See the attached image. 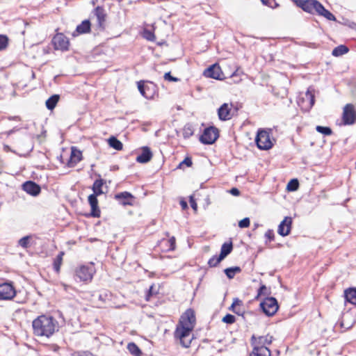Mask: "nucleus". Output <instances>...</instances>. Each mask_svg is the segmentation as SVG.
I'll use <instances>...</instances> for the list:
<instances>
[{
    "label": "nucleus",
    "instance_id": "obj_1",
    "mask_svg": "<svg viewBox=\"0 0 356 356\" xmlns=\"http://www.w3.org/2000/svg\"><path fill=\"white\" fill-rule=\"evenodd\" d=\"M32 326L35 335L47 338L52 336L59 329L57 320L53 316L46 314L40 315L34 319Z\"/></svg>",
    "mask_w": 356,
    "mask_h": 356
},
{
    "label": "nucleus",
    "instance_id": "obj_2",
    "mask_svg": "<svg viewBox=\"0 0 356 356\" xmlns=\"http://www.w3.org/2000/svg\"><path fill=\"white\" fill-rule=\"evenodd\" d=\"M193 329L186 326H183L177 324L175 331V337L179 339L180 343L184 348H188L191 343L192 338H190V334Z\"/></svg>",
    "mask_w": 356,
    "mask_h": 356
},
{
    "label": "nucleus",
    "instance_id": "obj_3",
    "mask_svg": "<svg viewBox=\"0 0 356 356\" xmlns=\"http://www.w3.org/2000/svg\"><path fill=\"white\" fill-rule=\"evenodd\" d=\"M95 273V268L93 264L90 265H83L76 268L75 271V277L81 282H91L93 275Z\"/></svg>",
    "mask_w": 356,
    "mask_h": 356
},
{
    "label": "nucleus",
    "instance_id": "obj_4",
    "mask_svg": "<svg viewBox=\"0 0 356 356\" xmlns=\"http://www.w3.org/2000/svg\"><path fill=\"white\" fill-rule=\"evenodd\" d=\"M260 308L268 316H273L277 311L279 306L275 298H266L260 303Z\"/></svg>",
    "mask_w": 356,
    "mask_h": 356
},
{
    "label": "nucleus",
    "instance_id": "obj_5",
    "mask_svg": "<svg viewBox=\"0 0 356 356\" xmlns=\"http://www.w3.org/2000/svg\"><path fill=\"white\" fill-rule=\"evenodd\" d=\"M255 143L260 149H269L273 146L269 133L264 130H259L255 138Z\"/></svg>",
    "mask_w": 356,
    "mask_h": 356
},
{
    "label": "nucleus",
    "instance_id": "obj_6",
    "mask_svg": "<svg viewBox=\"0 0 356 356\" xmlns=\"http://www.w3.org/2000/svg\"><path fill=\"white\" fill-rule=\"evenodd\" d=\"M219 136L218 130L214 127L206 128L200 136V140L205 145H211L216 142Z\"/></svg>",
    "mask_w": 356,
    "mask_h": 356
},
{
    "label": "nucleus",
    "instance_id": "obj_7",
    "mask_svg": "<svg viewBox=\"0 0 356 356\" xmlns=\"http://www.w3.org/2000/svg\"><path fill=\"white\" fill-rule=\"evenodd\" d=\"M16 291L11 282H0V300H11Z\"/></svg>",
    "mask_w": 356,
    "mask_h": 356
},
{
    "label": "nucleus",
    "instance_id": "obj_8",
    "mask_svg": "<svg viewBox=\"0 0 356 356\" xmlns=\"http://www.w3.org/2000/svg\"><path fill=\"white\" fill-rule=\"evenodd\" d=\"M137 84L139 92L146 99L154 97L156 92V86L153 83L149 82L147 84H145L144 81H140Z\"/></svg>",
    "mask_w": 356,
    "mask_h": 356
},
{
    "label": "nucleus",
    "instance_id": "obj_9",
    "mask_svg": "<svg viewBox=\"0 0 356 356\" xmlns=\"http://www.w3.org/2000/svg\"><path fill=\"white\" fill-rule=\"evenodd\" d=\"M196 318L195 312L192 309H188L181 316L179 325L194 328Z\"/></svg>",
    "mask_w": 356,
    "mask_h": 356
},
{
    "label": "nucleus",
    "instance_id": "obj_10",
    "mask_svg": "<svg viewBox=\"0 0 356 356\" xmlns=\"http://www.w3.org/2000/svg\"><path fill=\"white\" fill-rule=\"evenodd\" d=\"M356 121V113L354 106L351 104H348L343 108V122L345 125H350Z\"/></svg>",
    "mask_w": 356,
    "mask_h": 356
},
{
    "label": "nucleus",
    "instance_id": "obj_11",
    "mask_svg": "<svg viewBox=\"0 0 356 356\" xmlns=\"http://www.w3.org/2000/svg\"><path fill=\"white\" fill-rule=\"evenodd\" d=\"M203 74L206 77L212 78L214 79L221 80L224 78L221 68L218 64H213L207 68Z\"/></svg>",
    "mask_w": 356,
    "mask_h": 356
},
{
    "label": "nucleus",
    "instance_id": "obj_12",
    "mask_svg": "<svg viewBox=\"0 0 356 356\" xmlns=\"http://www.w3.org/2000/svg\"><path fill=\"white\" fill-rule=\"evenodd\" d=\"M52 42L56 49L65 51L68 49L69 41L62 33L56 35L53 38Z\"/></svg>",
    "mask_w": 356,
    "mask_h": 356
},
{
    "label": "nucleus",
    "instance_id": "obj_13",
    "mask_svg": "<svg viewBox=\"0 0 356 356\" xmlns=\"http://www.w3.org/2000/svg\"><path fill=\"white\" fill-rule=\"evenodd\" d=\"M22 189L32 196H37L41 192L40 186L32 181H27L22 184Z\"/></svg>",
    "mask_w": 356,
    "mask_h": 356
},
{
    "label": "nucleus",
    "instance_id": "obj_14",
    "mask_svg": "<svg viewBox=\"0 0 356 356\" xmlns=\"http://www.w3.org/2000/svg\"><path fill=\"white\" fill-rule=\"evenodd\" d=\"M292 225V218L285 217L278 226L277 232L282 236H288L291 232Z\"/></svg>",
    "mask_w": 356,
    "mask_h": 356
},
{
    "label": "nucleus",
    "instance_id": "obj_15",
    "mask_svg": "<svg viewBox=\"0 0 356 356\" xmlns=\"http://www.w3.org/2000/svg\"><path fill=\"white\" fill-rule=\"evenodd\" d=\"M273 339V337L266 335V336H261L259 337H255L253 335L251 338V342L253 347H266V345H269L271 343Z\"/></svg>",
    "mask_w": 356,
    "mask_h": 356
},
{
    "label": "nucleus",
    "instance_id": "obj_16",
    "mask_svg": "<svg viewBox=\"0 0 356 356\" xmlns=\"http://www.w3.org/2000/svg\"><path fill=\"white\" fill-rule=\"evenodd\" d=\"M141 152L137 156L136 160L140 163H147L152 158L153 154L150 148L147 146H143L140 148Z\"/></svg>",
    "mask_w": 356,
    "mask_h": 356
},
{
    "label": "nucleus",
    "instance_id": "obj_17",
    "mask_svg": "<svg viewBox=\"0 0 356 356\" xmlns=\"http://www.w3.org/2000/svg\"><path fill=\"white\" fill-rule=\"evenodd\" d=\"M97 195L91 194L88 196V203L91 207L90 216L94 218L100 217V209L98 206V200L97 198Z\"/></svg>",
    "mask_w": 356,
    "mask_h": 356
},
{
    "label": "nucleus",
    "instance_id": "obj_18",
    "mask_svg": "<svg viewBox=\"0 0 356 356\" xmlns=\"http://www.w3.org/2000/svg\"><path fill=\"white\" fill-rule=\"evenodd\" d=\"M115 199L118 200L119 202L124 206L132 205L134 197L131 193L124 191L115 194Z\"/></svg>",
    "mask_w": 356,
    "mask_h": 356
},
{
    "label": "nucleus",
    "instance_id": "obj_19",
    "mask_svg": "<svg viewBox=\"0 0 356 356\" xmlns=\"http://www.w3.org/2000/svg\"><path fill=\"white\" fill-rule=\"evenodd\" d=\"M93 13L97 17L98 26L100 28L104 29L106 17V13L104 8L102 6H97L94 9Z\"/></svg>",
    "mask_w": 356,
    "mask_h": 356
},
{
    "label": "nucleus",
    "instance_id": "obj_20",
    "mask_svg": "<svg viewBox=\"0 0 356 356\" xmlns=\"http://www.w3.org/2000/svg\"><path fill=\"white\" fill-rule=\"evenodd\" d=\"M90 30L91 24L90 20L85 19L76 26V29L72 35L73 36H76L79 34L88 33L90 32Z\"/></svg>",
    "mask_w": 356,
    "mask_h": 356
},
{
    "label": "nucleus",
    "instance_id": "obj_21",
    "mask_svg": "<svg viewBox=\"0 0 356 356\" xmlns=\"http://www.w3.org/2000/svg\"><path fill=\"white\" fill-rule=\"evenodd\" d=\"M231 108L229 107L228 104L224 103L218 109V118L222 121H226L231 119L232 116L230 114Z\"/></svg>",
    "mask_w": 356,
    "mask_h": 356
},
{
    "label": "nucleus",
    "instance_id": "obj_22",
    "mask_svg": "<svg viewBox=\"0 0 356 356\" xmlns=\"http://www.w3.org/2000/svg\"><path fill=\"white\" fill-rule=\"evenodd\" d=\"M344 297L347 302L356 305V288H349L344 291Z\"/></svg>",
    "mask_w": 356,
    "mask_h": 356
},
{
    "label": "nucleus",
    "instance_id": "obj_23",
    "mask_svg": "<svg viewBox=\"0 0 356 356\" xmlns=\"http://www.w3.org/2000/svg\"><path fill=\"white\" fill-rule=\"evenodd\" d=\"M232 250L233 245L232 242L223 243L221 246L219 260H223L228 254L232 252Z\"/></svg>",
    "mask_w": 356,
    "mask_h": 356
},
{
    "label": "nucleus",
    "instance_id": "obj_24",
    "mask_svg": "<svg viewBox=\"0 0 356 356\" xmlns=\"http://www.w3.org/2000/svg\"><path fill=\"white\" fill-rule=\"evenodd\" d=\"M250 356H271V353L267 347H253Z\"/></svg>",
    "mask_w": 356,
    "mask_h": 356
},
{
    "label": "nucleus",
    "instance_id": "obj_25",
    "mask_svg": "<svg viewBox=\"0 0 356 356\" xmlns=\"http://www.w3.org/2000/svg\"><path fill=\"white\" fill-rule=\"evenodd\" d=\"M81 159H82L81 152L76 149L74 147H72L70 163H72L73 165H75L77 163H79V161H81Z\"/></svg>",
    "mask_w": 356,
    "mask_h": 356
},
{
    "label": "nucleus",
    "instance_id": "obj_26",
    "mask_svg": "<svg viewBox=\"0 0 356 356\" xmlns=\"http://www.w3.org/2000/svg\"><path fill=\"white\" fill-rule=\"evenodd\" d=\"M104 184V180L102 179H97L95 181L92 185V191H93V195H95L97 196L100 195L104 193L102 191V186Z\"/></svg>",
    "mask_w": 356,
    "mask_h": 356
},
{
    "label": "nucleus",
    "instance_id": "obj_27",
    "mask_svg": "<svg viewBox=\"0 0 356 356\" xmlns=\"http://www.w3.org/2000/svg\"><path fill=\"white\" fill-rule=\"evenodd\" d=\"M349 49L348 47L343 44H341L335 47L332 52V56L335 57L341 56L346 53H348Z\"/></svg>",
    "mask_w": 356,
    "mask_h": 356
},
{
    "label": "nucleus",
    "instance_id": "obj_28",
    "mask_svg": "<svg viewBox=\"0 0 356 356\" xmlns=\"http://www.w3.org/2000/svg\"><path fill=\"white\" fill-rule=\"evenodd\" d=\"M241 268L239 266H234L225 268L224 273L229 279H233L236 274L240 273Z\"/></svg>",
    "mask_w": 356,
    "mask_h": 356
},
{
    "label": "nucleus",
    "instance_id": "obj_29",
    "mask_svg": "<svg viewBox=\"0 0 356 356\" xmlns=\"http://www.w3.org/2000/svg\"><path fill=\"white\" fill-rule=\"evenodd\" d=\"M59 95H51L47 101H46V106L49 110H53L58 100H59Z\"/></svg>",
    "mask_w": 356,
    "mask_h": 356
},
{
    "label": "nucleus",
    "instance_id": "obj_30",
    "mask_svg": "<svg viewBox=\"0 0 356 356\" xmlns=\"http://www.w3.org/2000/svg\"><path fill=\"white\" fill-rule=\"evenodd\" d=\"M108 143L111 147L116 150H122L123 148L122 143L115 136L110 137Z\"/></svg>",
    "mask_w": 356,
    "mask_h": 356
},
{
    "label": "nucleus",
    "instance_id": "obj_31",
    "mask_svg": "<svg viewBox=\"0 0 356 356\" xmlns=\"http://www.w3.org/2000/svg\"><path fill=\"white\" fill-rule=\"evenodd\" d=\"M127 349L129 353L134 356H141L142 352L138 346L134 342L129 343Z\"/></svg>",
    "mask_w": 356,
    "mask_h": 356
},
{
    "label": "nucleus",
    "instance_id": "obj_32",
    "mask_svg": "<svg viewBox=\"0 0 356 356\" xmlns=\"http://www.w3.org/2000/svg\"><path fill=\"white\" fill-rule=\"evenodd\" d=\"M31 238H32L31 235H27V236L22 237V238H20L18 241V242H17L18 245L22 247L24 249H26V248H29L31 246L30 241H31Z\"/></svg>",
    "mask_w": 356,
    "mask_h": 356
},
{
    "label": "nucleus",
    "instance_id": "obj_33",
    "mask_svg": "<svg viewBox=\"0 0 356 356\" xmlns=\"http://www.w3.org/2000/svg\"><path fill=\"white\" fill-rule=\"evenodd\" d=\"M63 255H64V252H60L54 260V263H53L54 269L57 273H58L60 271V266H61L62 261H63Z\"/></svg>",
    "mask_w": 356,
    "mask_h": 356
},
{
    "label": "nucleus",
    "instance_id": "obj_34",
    "mask_svg": "<svg viewBox=\"0 0 356 356\" xmlns=\"http://www.w3.org/2000/svg\"><path fill=\"white\" fill-rule=\"evenodd\" d=\"M242 305V301L240 300L238 298H236L232 305H231L230 307V309L232 310L233 312H234L235 314H238V315H243V312L242 311L241 309L240 308H236V306H240Z\"/></svg>",
    "mask_w": 356,
    "mask_h": 356
},
{
    "label": "nucleus",
    "instance_id": "obj_35",
    "mask_svg": "<svg viewBox=\"0 0 356 356\" xmlns=\"http://www.w3.org/2000/svg\"><path fill=\"white\" fill-rule=\"evenodd\" d=\"M9 44V38L6 35L0 34V51L7 49Z\"/></svg>",
    "mask_w": 356,
    "mask_h": 356
},
{
    "label": "nucleus",
    "instance_id": "obj_36",
    "mask_svg": "<svg viewBox=\"0 0 356 356\" xmlns=\"http://www.w3.org/2000/svg\"><path fill=\"white\" fill-rule=\"evenodd\" d=\"M316 130L318 133H321L325 136H330L332 134V131L331 128H330L329 127H323V126L318 125L316 127Z\"/></svg>",
    "mask_w": 356,
    "mask_h": 356
},
{
    "label": "nucleus",
    "instance_id": "obj_37",
    "mask_svg": "<svg viewBox=\"0 0 356 356\" xmlns=\"http://www.w3.org/2000/svg\"><path fill=\"white\" fill-rule=\"evenodd\" d=\"M299 187V182L297 179H291L287 184L286 189L289 191H296Z\"/></svg>",
    "mask_w": 356,
    "mask_h": 356
},
{
    "label": "nucleus",
    "instance_id": "obj_38",
    "mask_svg": "<svg viewBox=\"0 0 356 356\" xmlns=\"http://www.w3.org/2000/svg\"><path fill=\"white\" fill-rule=\"evenodd\" d=\"M305 97L309 101V106L312 107L314 104L315 99L313 90H312L310 88H308L307 92L305 93Z\"/></svg>",
    "mask_w": 356,
    "mask_h": 356
},
{
    "label": "nucleus",
    "instance_id": "obj_39",
    "mask_svg": "<svg viewBox=\"0 0 356 356\" xmlns=\"http://www.w3.org/2000/svg\"><path fill=\"white\" fill-rule=\"evenodd\" d=\"M313 8H314V10L319 15H321V13L323 12V10L325 9V7L323 6V4L321 3H320L319 1H318L317 0L316 1H313Z\"/></svg>",
    "mask_w": 356,
    "mask_h": 356
},
{
    "label": "nucleus",
    "instance_id": "obj_40",
    "mask_svg": "<svg viewBox=\"0 0 356 356\" xmlns=\"http://www.w3.org/2000/svg\"><path fill=\"white\" fill-rule=\"evenodd\" d=\"M321 15L324 17L325 18H326L328 20L336 21L335 16L325 8L323 10Z\"/></svg>",
    "mask_w": 356,
    "mask_h": 356
},
{
    "label": "nucleus",
    "instance_id": "obj_41",
    "mask_svg": "<svg viewBox=\"0 0 356 356\" xmlns=\"http://www.w3.org/2000/svg\"><path fill=\"white\" fill-rule=\"evenodd\" d=\"M222 321L227 324H233L236 321V318L234 315L227 314L222 318Z\"/></svg>",
    "mask_w": 356,
    "mask_h": 356
},
{
    "label": "nucleus",
    "instance_id": "obj_42",
    "mask_svg": "<svg viewBox=\"0 0 356 356\" xmlns=\"http://www.w3.org/2000/svg\"><path fill=\"white\" fill-rule=\"evenodd\" d=\"M261 3L271 8H277L279 4L275 1V0H261Z\"/></svg>",
    "mask_w": 356,
    "mask_h": 356
},
{
    "label": "nucleus",
    "instance_id": "obj_43",
    "mask_svg": "<svg viewBox=\"0 0 356 356\" xmlns=\"http://www.w3.org/2000/svg\"><path fill=\"white\" fill-rule=\"evenodd\" d=\"M143 37L149 41H154L155 39L154 33L147 29H145L143 32Z\"/></svg>",
    "mask_w": 356,
    "mask_h": 356
},
{
    "label": "nucleus",
    "instance_id": "obj_44",
    "mask_svg": "<svg viewBox=\"0 0 356 356\" xmlns=\"http://www.w3.org/2000/svg\"><path fill=\"white\" fill-rule=\"evenodd\" d=\"M222 260H219V256L212 257L208 261V264L210 267H216Z\"/></svg>",
    "mask_w": 356,
    "mask_h": 356
},
{
    "label": "nucleus",
    "instance_id": "obj_45",
    "mask_svg": "<svg viewBox=\"0 0 356 356\" xmlns=\"http://www.w3.org/2000/svg\"><path fill=\"white\" fill-rule=\"evenodd\" d=\"M193 134V131L190 126H185L183 131L184 138H188Z\"/></svg>",
    "mask_w": 356,
    "mask_h": 356
},
{
    "label": "nucleus",
    "instance_id": "obj_46",
    "mask_svg": "<svg viewBox=\"0 0 356 356\" xmlns=\"http://www.w3.org/2000/svg\"><path fill=\"white\" fill-rule=\"evenodd\" d=\"M193 164L192 159L191 157H186L178 165L177 168H182L184 165H186L187 167H191Z\"/></svg>",
    "mask_w": 356,
    "mask_h": 356
},
{
    "label": "nucleus",
    "instance_id": "obj_47",
    "mask_svg": "<svg viewBox=\"0 0 356 356\" xmlns=\"http://www.w3.org/2000/svg\"><path fill=\"white\" fill-rule=\"evenodd\" d=\"M250 223L249 218H245L238 222V227L241 228H246L250 226Z\"/></svg>",
    "mask_w": 356,
    "mask_h": 356
},
{
    "label": "nucleus",
    "instance_id": "obj_48",
    "mask_svg": "<svg viewBox=\"0 0 356 356\" xmlns=\"http://www.w3.org/2000/svg\"><path fill=\"white\" fill-rule=\"evenodd\" d=\"M164 79H165V80H167V81H169L177 82V81H179V79L177 78V77L172 76L170 72L165 73Z\"/></svg>",
    "mask_w": 356,
    "mask_h": 356
},
{
    "label": "nucleus",
    "instance_id": "obj_49",
    "mask_svg": "<svg viewBox=\"0 0 356 356\" xmlns=\"http://www.w3.org/2000/svg\"><path fill=\"white\" fill-rule=\"evenodd\" d=\"M168 242L169 243V250H174L175 249V238L174 236L171 237Z\"/></svg>",
    "mask_w": 356,
    "mask_h": 356
},
{
    "label": "nucleus",
    "instance_id": "obj_50",
    "mask_svg": "<svg viewBox=\"0 0 356 356\" xmlns=\"http://www.w3.org/2000/svg\"><path fill=\"white\" fill-rule=\"evenodd\" d=\"M189 202H190L191 206L193 208V209L196 211L197 209V203H196V202H195V199H194L193 195H191L189 197Z\"/></svg>",
    "mask_w": 356,
    "mask_h": 356
},
{
    "label": "nucleus",
    "instance_id": "obj_51",
    "mask_svg": "<svg viewBox=\"0 0 356 356\" xmlns=\"http://www.w3.org/2000/svg\"><path fill=\"white\" fill-rule=\"evenodd\" d=\"M265 236L268 238L270 241H273L274 240V237H275V235H274V232L273 230L271 229H268L266 234H265Z\"/></svg>",
    "mask_w": 356,
    "mask_h": 356
},
{
    "label": "nucleus",
    "instance_id": "obj_52",
    "mask_svg": "<svg viewBox=\"0 0 356 356\" xmlns=\"http://www.w3.org/2000/svg\"><path fill=\"white\" fill-rule=\"evenodd\" d=\"M153 289H154V286H151L147 293V295H146V300H149V298L151 296H152V295L154 293H155L154 291H153Z\"/></svg>",
    "mask_w": 356,
    "mask_h": 356
},
{
    "label": "nucleus",
    "instance_id": "obj_53",
    "mask_svg": "<svg viewBox=\"0 0 356 356\" xmlns=\"http://www.w3.org/2000/svg\"><path fill=\"white\" fill-rule=\"evenodd\" d=\"M266 286L265 285H261L258 290V294H257V298L259 296L262 295L264 293V291H266Z\"/></svg>",
    "mask_w": 356,
    "mask_h": 356
},
{
    "label": "nucleus",
    "instance_id": "obj_54",
    "mask_svg": "<svg viewBox=\"0 0 356 356\" xmlns=\"http://www.w3.org/2000/svg\"><path fill=\"white\" fill-rule=\"evenodd\" d=\"M230 193L233 195H235V196H238L240 194V191L238 188H232L231 190H230Z\"/></svg>",
    "mask_w": 356,
    "mask_h": 356
},
{
    "label": "nucleus",
    "instance_id": "obj_55",
    "mask_svg": "<svg viewBox=\"0 0 356 356\" xmlns=\"http://www.w3.org/2000/svg\"><path fill=\"white\" fill-rule=\"evenodd\" d=\"M180 205H181V208H182L183 209H187V208H188V204H187V202H186V201H184V200H181V201H180Z\"/></svg>",
    "mask_w": 356,
    "mask_h": 356
},
{
    "label": "nucleus",
    "instance_id": "obj_56",
    "mask_svg": "<svg viewBox=\"0 0 356 356\" xmlns=\"http://www.w3.org/2000/svg\"><path fill=\"white\" fill-rule=\"evenodd\" d=\"M10 120H19V118L18 116L10 117Z\"/></svg>",
    "mask_w": 356,
    "mask_h": 356
},
{
    "label": "nucleus",
    "instance_id": "obj_57",
    "mask_svg": "<svg viewBox=\"0 0 356 356\" xmlns=\"http://www.w3.org/2000/svg\"><path fill=\"white\" fill-rule=\"evenodd\" d=\"M99 299H102V294L99 295Z\"/></svg>",
    "mask_w": 356,
    "mask_h": 356
},
{
    "label": "nucleus",
    "instance_id": "obj_58",
    "mask_svg": "<svg viewBox=\"0 0 356 356\" xmlns=\"http://www.w3.org/2000/svg\"><path fill=\"white\" fill-rule=\"evenodd\" d=\"M341 327H343V323H341Z\"/></svg>",
    "mask_w": 356,
    "mask_h": 356
},
{
    "label": "nucleus",
    "instance_id": "obj_59",
    "mask_svg": "<svg viewBox=\"0 0 356 356\" xmlns=\"http://www.w3.org/2000/svg\"><path fill=\"white\" fill-rule=\"evenodd\" d=\"M119 1H121L122 0H118Z\"/></svg>",
    "mask_w": 356,
    "mask_h": 356
}]
</instances>
